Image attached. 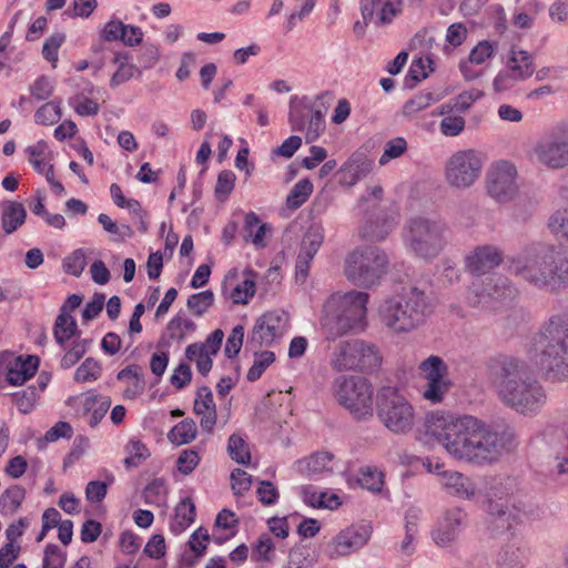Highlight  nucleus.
Instances as JSON below:
<instances>
[{"label": "nucleus", "mask_w": 568, "mask_h": 568, "mask_svg": "<svg viewBox=\"0 0 568 568\" xmlns=\"http://www.w3.org/2000/svg\"><path fill=\"white\" fill-rule=\"evenodd\" d=\"M425 428L453 457L476 465L491 464L515 447L511 428L497 430L469 415L435 412L427 415Z\"/></svg>", "instance_id": "nucleus-1"}, {"label": "nucleus", "mask_w": 568, "mask_h": 568, "mask_svg": "<svg viewBox=\"0 0 568 568\" xmlns=\"http://www.w3.org/2000/svg\"><path fill=\"white\" fill-rule=\"evenodd\" d=\"M509 271L538 288L568 287V252L534 242L508 258Z\"/></svg>", "instance_id": "nucleus-2"}, {"label": "nucleus", "mask_w": 568, "mask_h": 568, "mask_svg": "<svg viewBox=\"0 0 568 568\" xmlns=\"http://www.w3.org/2000/svg\"><path fill=\"white\" fill-rule=\"evenodd\" d=\"M503 400L521 414L537 413L546 403V393L529 366L514 356H500L491 365Z\"/></svg>", "instance_id": "nucleus-3"}, {"label": "nucleus", "mask_w": 568, "mask_h": 568, "mask_svg": "<svg viewBox=\"0 0 568 568\" xmlns=\"http://www.w3.org/2000/svg\"><path fill=\"white\" fill-rule=\"evenodd\" d=\"M536 363L547 379H568V313L551 315L534 337Z\"/></svg>", "instance_id": "nucleus-4"}, {"label": "nucleus", "mask_w": 568, "mask_h": 568, "mask_svg": "<svg viewBox=\"0 0 568 568\" xmlns=\"http://www.w3.org/2000/svg\"><path fill=\"white\" fill-rule=\"evenodd\" d=\"M432 313L433 305L429 297L416 286L385 300L378 308L382 324L394 333L415 329Z\"/></svg>", "instance_id": "nucleus-5"}, {"label": "nucleus", "mask_w": 568, "mask_h": 568, "mask_svg": "<svg viewBox=\"0 0 568 568\" xmlns=\"http://www.w3.org/2000/svg\"><path fill=\"white\" fill-rule=\"evenodd\" d=\"M368 298V293L355 290L342 295L333 294L325 305L323 317L326 338L335 341L348 332L364 331Z\"/></svg>", "instance_id": "nucleus-6"}, {"label": "nucleus", "mask_w": 568, "mask_h": 568, "mask_svg": "<svg viewBox=\"0 0 568 568\" xmlns=\"http://www.w3.org/2000/svg\"><path fill=\"white\" fill-rule=\"evenodd\" d=\"M376 413L382 424L394 434H406L414 426V408L397 387L383 386L378 389Z\"/></svg>", "instance_id": "nucleus-7"}, {"label": "nucleus", "mask_w": 568, "mask_h": 568, "mask_svg": "<svg viewBox=\"0 0 568 568\" xmlns=\"http://www.w3.org/2000/svg\"><path fill=\"white\" fill-rule=\"evenodd\" d=\"M388 265L387 255L377 246L356 248L346 261L347 278L357 286L378 284Z\"/></svg>", "instance_id": "nucleus-8"}, {"label": "nucleus", "mask_w": 568, "mask_h": 568, "mask_svg": "<svg viewBox=\"0 0 568 568\" xmlns=\"http://www.w3.org/2000/svg\"><path fill=\"white\" fill-rule=\"evenodd\" d=\"M335 396L357 420L373 416V388L362 376H341L335 379Z\"/></svg>", "instance_id": "nucleus-9"}, {"label": "nucleus", "mask_w": 568, "mask_h": 568, "mask_svg": "<svg viewBox=\"0 0 568 568\" xmlns=\"http://www.w3.org/2000/svg\"><path fill=\"white\" fill-rule=\"evenodd\" d=\"M333 367L338 371H359L373 373L379 368L382 356L373 344L362 339H349L339 343L332 359Z\"/></svg>", "instance_id": "nucleus-10"}, {"label": "nucleus", "mask_w": 568, "mask_h": 568, "mask_svg": "<svg viewBox=\"0 0 568 568\" xmlns=\"http://www.w3.org/2000/svg\"><path fill=\"white\" fill-rule=\"evenodd\" d=\"M443 233L442 222L415 217L409 221L405 240L417 256L430 260L443 248Z\"/></svg>", "instance_id": "nucleus-11"}, {"label": "nucleus", "mask_w": 568, "mask_h": 568, "mask_svg": "<svg viewBox=\"0 0 568 568\" xmlns=\"http://www.w3.org/2000/svg\"><path fill=\"white\" fill-rule=\"evenodd\" d=\"M535 155L539 163L551 170L568 166V124L552 126L536 144Z\"/></svg>", "instance_id": "nucleus-12"}, {"label": "nucleus", "mask_w": 568, "mask_h": 568, "mask_svg": "<svg viewBox=\"0 0 568 568\" xmlns=\"http://www.w3.org/2000/svg\"><path fill=\"white\" fill-rule=\"evenodd\" d=\"M483 162L474 150L458 151L447 162L446 178L455 187H469L480 175Z\"/></svg>", "instance_id": "nucleus-13"}, {"label": "nucleus", "mask_w": 568, "mask_h": 568, "mask_svg": "<svg viewBox=\"0 0 568 568\" xmlns=\"http://www.w3.org/2000/svg\"><path fill=\"white\" fill-rule=\"evenodd\" d=\"M288 322V315L282 310L264 313L260 316L247 336L246 348L260 349L262 346H271L276 337L283 335Z\"/></svg>", "instance_id": "nucleus-14"}, {"label": "nucleus", "mask_w": 568, "mask_h": 568, "mask_svg": "<svg viewBox=\"0 0 568 568\" xmlns=\"http://www.w3.org/2000/svg\"><path fill=\"white\" fill-rule=\"evenodd\" d=\"M40 358L38 355H18L10 351L0 353V371L6 375L10 386H22L38 372Z\"/></svg>", "instance_id": "nucleus-15"}, {"label": "nucleus", "mask_w": 568, "mask_h": 568, "mask_svg": "<svg viewBox=\"0 0 568 568\" xmlns=\"http://www.w3.org/2000/svg\"><path fill=\"white\" fill-rule=\"evenodd\" d=\"M517 170L509 161H499L487 176V192L498 202H506L517 193Z\"/></svg>", "instance_id": "nucleus-16"}, {"label": "nucleus", "mask_w": 568, "mask_h": 568, "mask_svg": "<svg viewBox=\"0 0 568 568\" xmlns=\"http://www.w3.org/2000/svg\"><path fill=\"white\" fill-rule=\"evenodd\" d=\"M485 509L491 516V524L496 530H515L528 520V515L525 510L515 505L509 508L501 498L498 500L487 499Z\"/></svg>", "instance_id": "nucleus-17"}, {"label": "nucleus", "mask_w": 568, "mask_h": 568, "mask_svg": "<svg viewBox=\"0 0 568 568\" xmlns=\"http://www.w3.org/2000/svg\"><path fill=\"white\" fill-rule=\"evenodd\" d=\"M504 260L503 251L495 245H481L466 258V267L473 275H481L499 266Z\"/></svg>", "instance_id": "nucleus-18"}, {"label": "nucleus", "mask_w": 568, "mask_h": 568, "mask_svg": "<svg viewBox=\"0 0 568 568\" xmlns=\"http://www.w3.org/2000/svg\"><path fill=\"white\" fill-rule=\"evenodd\" d=\"M1 227L6 234L14 233L27 219V211L21 202L3 200L0 202Z\"/></svg>", "instance_id": "nucleus-19"}, {"label": "nucleus", "mask_w": 568, "mask_h": 568, "mask_svg": "<svg viewBox=\"0 0 568 568\" xmlns=\"http://www.w3.org/2000/svg\"><path fill=\"white\" fill-rule=\"evenodd\" d=\"M81 331L78 327L75 318L65 312V307L60 308V313L53 325V337L57 344L62 348H67V343L71 339H80Z\"/></svg>", "instance_id": "nucleus-20"}, {"label": "nucleus", "mask_w": 568, "mask_h": 568, "mask_svg": "<svg viewBox=\"0 0 568 568\" xmlns=\"http://www.w3.org/2000/svg\"><path fill=\"white\" fill-rule=\"evenodd\" d=\"M516 294L517 288L511 284L510 280L498 274L487 276L480 291V295L497 301L513 300Z\"/></svg>", "instance_id": "nucleus-21"}, {"label": "nucleus", "mask_w": 568, "mask_h": 568, "mask_svg": "<svg viewBox=\"0 0 568 568\" xmlns=\"http://www.w3.org/2000/svg\"><path fill=\"white\" fill-rule=\"evenodd\" d=\"M373 162L363 154L354 153L341 168L342 182L354 185L371 172Z\"/></svg>", "instance_id": "nucleus-22"}, {"label": "nucleus", "mask_w": 568, "mask_h": 568, "mask_svg": "<svg viewBox=\"0 0 568 568\" xmlns=\"http://www.w3.org/2000/svg\"><path fill=\"white\" fill-rule=\"evenodd\" d=\"M334 455L328 452H316L308 457L296 462L297 470L310 478H315L325 471H332L329 463Z\"/></svg>", "instance_id": "nucleus-23"}, {"label": "nucleus", "mask_w": 568, "mask_h": 568, "mask_svg": "<svg viewBox=\"0 0 568 568\" xmlns=\"http://www.w3.org/2000/svg\"><path fill=\"white\" fill-rule=\"evenodd\" d=\"M443 485L450 495L471 499L476 495V486L464 474L458 471H444Z\"/></svg>", "instance_id": "nucleus-24"}, {"label": "nucleus", "mask_w": 568, "mask_h": 568, "mask_svg": "<svg viewBox=\"0 0 568 568\" xmlns=\"http://www.w3.org/2000/svg\"><path fill=\"white\" fill-rule=\"evenodd\" d=\"M369 535H335L328 542L327 551L333 556H346L361 549Z\"/></svg>", "instance_id": "nucleus-25"}, {"label": "nucleus", "mask_w": 568, "mask_h": 568, "mask_svg": "<svg viewBox=\"0 0 568 568\" xmlns=\"http://www.w3.org/2000/svg\"><path fill=\"white\" fill-rule=\"evenodd\" d=\"M508 67L513 72L514 80H526L534 74V57L526 50H516L514 47L509 52Z\"/></svg>", "instance_id": "nucleus-26"}, {"label": "nucleus", "mask_w": 568, "mask_h": 568, "mask_svg": "<svg viewBox=\"0 0 568 568\" xmlns=\"http://www.w3.org/2000/svg\"><path fill=\"white\" fill-rule=\"evenodd\" d=\"M296 99L295 95L291 97L288 122L292 131L302 132L306 129L307 119L314 108V103L311 102L307 97H303L298 103L295 104Z\"/></svg>", "instance_id": "nucleus-27"}, {"label": "nucleus", "mask_w": 568, "mask_h": 568, "mask_svg": "<svg viewBox=\"0 0 568 568\" xmlns=\"http://www.w3.org/2000/svg\"><path fill=\"white\" fill-rule=\"evenodd\" d=\"M195 515V505L192 499L189 497L182 499L175 507L171 530L183 532L194 521Z\"/></svg>", "instance_id": "nucleus-28"}, {"label": "nucleus", "mask_w": 568, "mask_h": 568, "mask_svg": "<svg viewBox=\"0 0 568 568\" xmlns=\"http://www.w3.org/2000/svg\"><path fill=\"white\" fill-rule=\"evenodd\" d=\"M354 480L364 489L381 493L385 484V475L375 466H362Z\"/></svg>", "instance_id": "nucleus-29"}, {"label": "nucleus", "mask_w": 568, "mask_h": 568, "mask_svg": "<svg viewBox=\"0 0 568 568\" xmlns=\"http://www.w3.org/2000/svg\"><path fill=\"white\" fill-rule=\"evenodd\" d=\"M197 427L192 418H185L174 425L168 434V439L176 445H185L195 439Z\"/></svg>", "instance_id": "nucleus-30"}, {"label": "nucleus", "mask_w": 568, "mask_h": 568, "mask_svg": "<svg viewBox=\"0 0 568 568\" xmlns=\"http://www.w3.org/2000/svg\"><path fill=\"white\" fill-rule=\"evenodd\" d=\"M26 497V489L20 485L8 487L0 496V513L12 515L16 513Z\"/></svg>", "instance_id": "nucleus-31"}, {"label": "nucleus", "mask_w": 568, "mask_h": 568, "mask_svg": "<svg viewBox=\"0 0 568 568\" xmlns=\"http://www.w3.org/2000/svg\"><path fill=\"white\" fill-rule=\"evenodd\" d=\"M284 527L287 532L295 530V532H320L322 526L317 519L306 518L297 513L284 516Z\"/></svg>", "instance_id": "nucleus-32"}, {"label": "nucleus", "mask_w": 568, "mask_h": 568, "mask_svg": "<svg viewBox=\"0 0 568 568\" xmlns=\"http://www.w3.org/2000/svg\"><path fill=\"white\" fill-rule=\"evenodd\" d=\"M227 453L235 463L248 466L251 463V452L248 445L242 436L232 434L227 440Z\"/></svg>", "instance_id": "nucleus-33"}, {"label": "nucleus", "mask_w": 568, "mask_h": 568, "mask_svg": "<svg viewBox=\"0 0 568 568\" xmlns=\"http://www.w3.org/2000/svg\"><path fill=\"white\" fill-rule=\"evenodd\" d=\"M313 192V183L305 178L300 180L290 191L286 197V206L291 210L301 207L311 196Z\"/></svg>", "instance_id": "nucleus-34"}, {"label": "nucleus", "mask_w": 568, "mask_h": 568, "mask_svg": "<svg viewBox=\"0 0 568 568\" xmlns=\"http://www.w3.org/2000/svg\"><path fill=\"white\" fill-rule=\"evenodd\" d=\"M439 525L442 532H454L455 530L465 529L467 526V514L458 507L447 509L444 511Z\"/></svg>", "instance_id": "nucleus-35"}, {"label": "nucleus", "mask_w": 568, "mask_h": 568, "mask_svg": "<svg viewBox=\"0 0 568 568\" xmlns=\"http://www.w3.org/2000/svg\"><path fill=\"white\" fill-rule=\"evenodd\" d=\"M425 379H443L448 378V366L445 361L437 356L430 355L419 365Z\"/></svg>", "instance_id": "nucleus-36"}, {"label": "nucleus", "mask_w": 568, "mask_h": 568, "mask_svg": "<svg viewBox=\"0 0 568 568\" xmlns=\"http://www.w3.org/2000/svg\"><path fill=\"white\" fill-rule=\"evenodd\" d=\"M91 343L92 339L89 338L73 339L71 347L69 349L65 348V353L61 358V368L69 369L74 366L88 352Z\"/></svg>", "instance_id": "nucleus-37"}, {"label": "nucleus", "mask_w": 568, "mask_h": 568, "mask_svg": "<svg viewBox=\"0 0 568 568\" xmlns=\"http://www.w3.org/2000/svg\"><path fill=\"white\" fill-rule=\"evenodd\" d=\"M73 435V428L68 422L60 420L55 423L49 430L45 432L44 436L37 439V447L39 450L45 449L49 443L59 440L60 438H71Z\"/></svg>", "instance_id": "nucleus-38"}, {"label": "nucleus", "mask_w": 568, "mask_h": 568, "mask_svg": "<svg viewBox=\"0 0 568 568\" xmlns=\"http://www.w3.org/2000/svg\"><path fill=\"white\" fill-rule=\"evenodd\" d=\"M324 240L321 227L312 226L303 237L300 253L303 257L313 260Z\"/></svg>", "instance_id": "nucleus-39"}, {"label": "nucleus", "mask_w": 568, "mask_h": 568, "mask_svg": "<svg viewBox=\"0 0 568 568\" xmlns=\"http://www.w3.org/2000/svg\"><path fill=\"white\" fill-rule=\"evenodd\" d=\"M62 116L61 101H50L42 104L34 113V121L40 125H52Z\"/></svg>", "instance_id": "nucleus-40"}, {"label": "nucleus", "mask_w": 568, "mask_h": 568, "mask_svg": "<svg viewBox=\"0 0 568 568\" xmlns=\"http://www.w3.org/2000/svg\"><path fill=\"white\" fill-rule=\"evenodd\" d=\"M254 351V363L250 367L246 379L248 382H256L261 378L265 369L275 361V354L271 351H262L258 352V349Z\"/></svg>", "instance_id": "nucleus-41"}, {"label": "nucleus", "mask_w": 568, "mask_h": 568, "mask_svg": "<svg viewBox=\"0 0 568 568\" xmlns=\"http://www.w3.org/2000/svg\"><path fill=\"white\" fill-rule=\"evenodd\" d=\"M168 488L163 478H154L143 489V498L146 504L161 506L165 504Z\"/></svg>", "instance_id": "nucleus-42"}, {"label": "nucleus", "mask_w": 568, "mask_h": 568, "mask_svg": "<svg viewBox=\"0 0 568 568\" xmlns=\"http://www.w3.org/2000/svg\"><path fill=\"white\" fill-rule=\"evenodd\" d=\"M14 404L21 414H29L33 410L36 402L39 398V393L34 385L28 386L23 390L11 393Z\"/></svg>", "instance_id": "nucleus-43"}, {"label": "nucleus", "mask_w": 568, "mask_h": 568, "mask_svg": "<svg viewBox=\"0 0 568 568\" xmlns=\"http://www.w3.org/2000/svg\"><path fill=\"white\" fill-rule=\"evenodd\" d=\"M438 100L439 97H436L433 92L422 91L405 102L403 105V114L405 116H410L422 110H425Z\"/></svg>", "instance_id": "nucleus-44"}, {"label": "nucleus", "mask_w": 568, "mask_h": 568, "mask_svg": "<svg viewBox=\"0 0 568 568\" xmlns=\"http://www.w3.org/2000/svg\"><path fill=\"white\" fill-rule=\"evenodd\" d=\"M101 363L93 357H88L75 369L73 378L77 383L93 382L101 376Z\"/></svg>", "instance_id": "nucleus-45"}, {"label": "nucleus", "mask_w": 568, "mask_h": 568, "mask_svg": "<svg viewBox=\"0 0 568 568\" xmlns=\"http://www.w3.org/2000/svg\"><path fill=\"white\" fill-rule=\"evenodd\" d=\"M452 385L453 384L449 378L427 379L423 396L430 403H440Z\"/></svg>", "instance_id": "nucleus-46"}, {"label": "nucleus", "mask_w": 568, "mask_h": 568, "mask_svg": "<svg viewBox=\"0 0 568 568\" xmlns=\"http://www.w3.org/2000/svg\"><path fill=\"white\" fill-rule=\"evenodd\" d=\"M307 121V130L305 134V141L306 143H313L318 140L321 134L324 133L326 129V122L324 118V113L320 109L313 108L312 112L308 115Z\"/></svg>", "instance_id": "nucleus-47"}, {"label": "nucleus", "mask_w": 568, "mask_h": 568, "mask_svg": "<svg viewBox=\"0 0 568 568\" xmlns=\"http://www.w3.org/2000/svg\"><path fill=\"white\" fill-rule=\"evenodd\" d=\"M214 304V294L211 290L202 291L189 296L186 306L194 316H202Z\"/></svg>", "instance_id": "nucleus-48"}, {"label": "nucleus", "mask_w": 568, "mask_h": 568, "mask_svg": "<svg viewBox=\"0 0 568 568\" xmlns=\"http://www.w3.org/2000/svg\"><path fill=\"white\" fill-rule=\"evenodd\" d=\"M236 175L231 170H222L216 180L214 194L220 202H225L234 190Z\"/></svg>", "instance_id": "nucleus-49"}, {"label": "nucleus", "mask_w": 568, "mask_h": 568, "mask_svg": "<svg viewBox=\"0 0 568 568\" xmlns=\"http://www.w3.org/2000/svg\"><path fill=\"white\" fill-rule=\"evenodd\" d=\"M65 41L63 32H55L45 39L42 47V55L44 60L50 62L53 68L57 67L59 49Z\"/></svg>", "instance_id": "nucleus-50"}, {"label": "nucleus", "mask_w": 568, "mask_h": 568, "mask_svg": "<svg viewBox=\"0 0 568 568\" xmlns=\"http://www.w3.org/2000/svg\"><path fill=\"white\" fill-rule=\"evenodd\" d=\"M87 266V257L83 248H77L63 260V271L79 277Z\"/></svg>", "instance_id": "nucleus-51"}, {"label": "nucleus", "mask_w": 568, "mask_h": 568, "mask_svg": "<svg viewBox=\"0 0 568 568\" xmlns=\"http://www.w3.org/2000/svg\"><path fill=\"white\" fill-rule=\"evenodd\" d=\"M216 410V405L213 400V393L206 385L200 386L196 390L193 412L196 415H203L206 412Z\"/></svg>", "instance_id": "nucleus-52"}, {"label": "nucleus", "mask_w": 568, "mask_h": 568, "mask_svg": "<svg viewBox=\"0 0 568 568\" xmlns=\"http://www.w3.org/2000/svg\"><path fill=\"white\" fill-rule=\"evenodd\" d=\"M406 151V140L403 136L394 138L386 142L384 152L379 158V164L385 165L390 160L402 156Z\"/></svg>", "instance_id": "nucleus-53"}, {"label": "nucleus", "mask_w": 568, "mask_h": 568, "mask_svg": "<svg viewBox=\"0 0 568 568\" xmlns=\"http://www.w3.org/2000/svg\"><path fill=\"white\" fill-rule=\"evenodd\" d=\"M427 77L423 58L414 59L404 78V88L412 90Z\"/></svg>", "instance_id": "nucleus-54"}, {"label": "nucleus", "mask_w": 568, "mask_h": 568, "mask_svg": "<svg viewBox=\"0 0 568 568\" xmlns=\"http://www.w3.org/2000/svg\"><path fill=\"white\" fill-rule=\"evenodd\" d=\"M254 294L255 281L253 278H245L232 290L230 297L234 304H247Z\"/></svg>", "instance_id": "nucleus-55"}, {"label": "nucleus", "mask_w": 568, "mask_h": 568, "mask_svg": "<svg viewBox=\"0 0 568 568\" xmlns=\"http://www.w3.org/2000/svg\"><path fill=\"white\" fill-rule=\"evenodd\" d=\"M29 90L33 99L38 101H45L53 94L54 87L49 77L40 75L30 85Z\"/></svg>", "instance_id": "nucleus-56"}, {"label": "nucleus", "mask_w": 568, "mask_h": 568, "mask_svg": "<svg viewBox=\"0 0 568 568\" xmlns=\"http://www.w3.org/2000/svg\"><path fill=\"white\" fill-rule=\"evenodd\" d=\"M244 339V327L242 325H236L233 327L231 334L229 335L224 348V354L227 358H235L241 352Z\"/></svg>", "instance_id": "nucleus-57"}, {"label": "nucleus", "mask_w": 568, "mask_h": 568, "mask_svg": "<svg viewBox=\"0 0 568 568\" xmlns=\"http://www.w3.org/2000/svg\"><path fill=\"white\" fill-rule=\"evenodd\" d=\"M201 457L194 448L181 452L176 460V468L183 475L191 474L200 464Z\"/></svg>", "instance_id": "nucleus-58"}, {"label": "nucleus", "mask_w": 568, "mask_h": 568, "mask_svg": "<svg viewBox=\"0 0 568 568\" xmlns=\"http://www.w3.org/2000/svg\"><path fill=\"white\" fill-rule=\"evenodd\" d=\"M466 125V121L462 115H447L439 123L440 133L445 136L459 135Z\"/></svg>", "instance_id": "nucleus-59"}, {"label": "nucleus", "mask_w": 568, "mask_h": 568, "mask_svg": "<svg viewBox=\"0 0 568 568\" xmlns=\"http://www.w3.org/2000/svg\"><path fill=\"white\" fill-rule=\"evenodd\" d=\"M495 45L496 44L494 42H490L487 40L479 41L477 43V45H475L469 53V57H468L469 63H475V64L484 63L487 59H489L494 55Z\"/></svg>", "instance_id": "nucleus-60"}, {"label": "nucleus", "mask_w": 568, "mask_h": 568, "mask_svg": "<svg viewBox=\"0 0 568 568\" xmlns=\"http://www.w3.org/2000/svg\"><path fill=\"white\" fill-rule=\"evenodd\" d=\"M97 6V0H73L72 7H69L63 12V16L68 18H89Z\"/></svg>", "instance_id": "nucleus-61"}, {"label": "nucleus", "mask_w": 568, "mask_h": 568, "mask_svg": "<svg viewBox=\"0 0 568 568\" xmlns=\"http://www.w3.org/2000/svg\"><path fill=\"white\" fill-rule=\"evenodd\" d=\"M126 30V24L120 20H110L103 27L100 32V37L104 41H122L124 40V31Z\"/></svg>", "instance_id": "nucleus-62"}, {"label": "nucleus", "mask_w": 568, "mask_h": 568, "mask_svg": "<svg viewBox=\"0 0 568 568\" xmlns=\"http://www.w3.org/2000/svg\"><path fill=\"white\" fill-rule=\"evenodd\" d=\"M523 552L519 549L506 548L499 556L498 568H523Z\"/></svg>", "instance_id": "nucleus-63"}, {"label": "nucleus", "mask_w": 568, "mask_h": 568, "mask_svg": "<svg viewBox=\"0 0 568 568\" xmlns=\"http://www.w3.org/2000/svg\"><path fill=\"white\" fill-rule=\"evenodd\" d=\"M549 227L552 233L568 242V210L557 211L550 217Z\"/></svg>", "instance_id": "nucleus-64"}]
</instances>
